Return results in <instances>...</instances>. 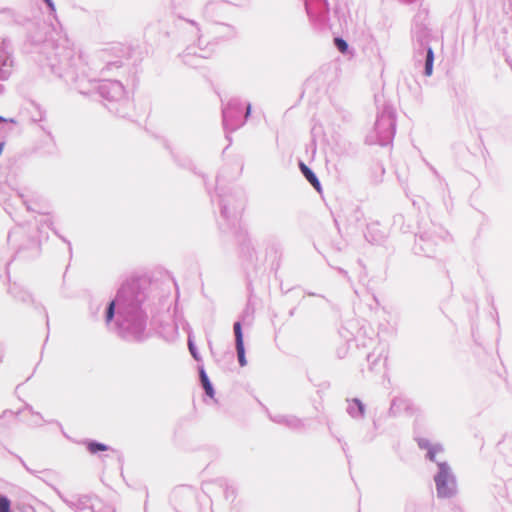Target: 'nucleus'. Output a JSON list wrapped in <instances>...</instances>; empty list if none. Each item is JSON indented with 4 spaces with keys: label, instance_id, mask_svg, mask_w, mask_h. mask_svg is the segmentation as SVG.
I'll return each instance as SVG.
<instances>
[{
    "label": "nucleus",
    "instance_id": "f8f14e48",
    "mask_svg": "<svg viewBox=\"0 0 512 512\" xmlns=\"http://www.w3.org/2000/svg\"><path fill=\"white\" fill-rule=\"evenodd\" d=\"M0 512H11V503L6 496H0Z\"/></svg>",
    "mask_w": 512,
    "mask_h": 512
},
{
    "label": "nucleus",
    "instance_id": "6e6552de",
    "mask_svg": "<svg viewBox=\"0 0 512 512\" xmlns=\"http://www.w3.org/2000/svg\"><path fill=\"white\" fill-rule=\"evenodd\" d=\"M348 412L352 417H362L364 415V405L358 399H354L349 405Z\"/></svg>",
    "mask_w": 512,
    "mask_h": 512
},
{
    "label": "nucleus",
    "instance_id": "39448f33",
    "mask_svg": "<svg viewBox=\"0 0 512 512\" xmlns=\"http://www.w3.org/2000/svg\"><path fill=\"white\" fill-rule=\"evenodd\" d=\"M382 127L385 128V133L381 136L383 141H387L394 136L395 123L392 118L381 117L376 123V128L381 129Z\"/></svg>",
    "mask_w": 512,
    "mask_h": 512
},
{
    "label": "nucleus",
    "instance_id": "f3484780",
    "mask_svg": "<svg viewBox=\"0 0 512 512\" xmlns=\"http://www.w3.org/2000/svg\"><path fill=\"white\" fill-rule=\"evenodd\" d=\"M228 117H229V109L228 108H224L223 109V121H224L225 125L228 124Z\"/></svg>",
    "mask_w": 512,
    "mask_h": 512
},
{
    "label": "nucleus",
    "instance_id": "423d86ee",
    "mask_svg": "<svg viewBox=\"0 0 512 512\" xmlns=\"http://www.w3.org/2000/svg\"><path fill=\"white\" fill-rule=\"evenodd\" d=\"M418 445L422 449H427V458L430 461L438 462L436 456L443 451V447L440 444L432 445L426 439H418Z\"/></svg>",
    "mask_w": 512,
    "mask_h": 512
},
{
    "label": "nucleus",
    "instance_id": "7ed1b4c3",
    "mask_svg": "<svg viewBox=\"0 0 512 512\" xmlns=\"http://www.w3.org/2000/svg\"><path fill=\"white\" fill-rule=\"evenodd\" d=\"M101 96L107 100H121L125 94L123 85L115 80L103 81L99 86Z\"/></svg>",
    "mask_w": 512,
    "mask_h": 512
},
{
    "label": "nucleus",
    "instance_id": "f03ea898",
    "mask_svg": "<svg viewBox=\"0 0 512 512\" xmlns=\"http://www.w3.org/2000/svg\"><path fill=\"white\" fill-rule=\"evenodd\" d=\"M123 337L141 341L145 338L146 321L140 314L132 316L121 324Z\"/></svg>",
    "mask_w": 512,
    "mask_h": 512
},
{
    "label": "nucleus",
    "instance_id": "f257e3e1",
    "mask_svg": "<svg viewBox=\"0 0 512 512\" xmlns=\"http://www.w3.org/2000/svg\"><path fill=\"white\" fill-rule=\"evenodd\" d=\"M438 471L434 475L436 493L439 498H452L457 494V480L446 461L436 462Z\"/></svg>",
    "mask_w": 512,
    "mask_h": 512
},
{
    "label": "nucleus",
    "instance_id": "4468645a",
    "mask_svg": "<svg viewBox=\"0 0 512 512\" xmlns=\"http://www.w3.org/2000/svg\"><path fill=\"white\" fill-rule=\"evenodd\" d=\"M335 45L342 53L348 50V43L343 38H335Z\"/></svg>",
    "mask_w": 512,
    "mask_h": 512
},
{
    "label": "nucleus",
    "instance_id": "dca6fc26",
    "mask_svg": "<svg viewBox=\"0 0 512 512\" xmlns=\"http://www.w3.org/2000/svg\"><path fill=\"white\" fill-rule=\"evenodd\" d=\"M114 306H115V303H114V301H112L109 304L108 308H107L106 322H110L113 319V316H114Z\"/></svg>",
    "mask_w": 512,
    "mask_h": 512
},
{
    "label": "nucleus",
    "instance_id": "aec40b11",
    "mask_svg": "<svg viewBox=\"0 0 512 512\" xmlns=\"http://www.w3.org/2000/svg\"><path fill=\"white\" fill-rule=\"evenodd\" d=\"M250 113H251V104H248V105H247V109H246V115H245V117H246V118H248V117H249V115H250Z\"/></svg>",
    "mask_w": 512,
    "mask_h": 512
},
{
    "label": "nucleus",
    "instance_id": "ddd939ff",
    "mask_svg": "<svg viewBox=\"0 0 512 512\" xmlns=\"http://www.w3.org/2000/svg\"><path fill=\"white\" fill-rule=\"evenodd\" d=\"M188 347H189V351H190L191 355L193 356V358L195 360L199 361L200 360L199 353H198V351L193 343V340L190 336L188 338Z\"/></svg>",
    "mask_w": 512,
    "mask_h": 512
},
{
    "label": "nucleus",
    "instance_id": "0eeeda50",
    "mask_svg": "<svg viewBox=\"0 0 512 512\" xmlns=\"http://www.w3.org/2000/svg\"><path fill=\"white\" fill-rule=\"evenodd\" d=\"M300 169H301L303 175L305 176V178L312 184V186L317 191H320L321 184H320V181L318 180L317 176L315 175V173L303 162L300 163Z\"/></svg>",
    "mask_w": 512,
    "mask_h": 512
},
{
    "label": "nucleus",
    "instance_id": "1a4fd4ad",
    "mask_svg": "<svg viewBox=\"0 0 512 512\" xmlns=\"http://www.w3.org/2000/svg\"><path fill=\"white\" fill-rule=\"evenodd\" d=\"M200 379H201V382H202V385H203V388L206 392V394L213 398L214 397V389H213V386L207 376V373L205 372L204 368L202 367L200 369Z\"/></svg>",
    "mask_w": 512,
    "mask_h": 512
},
{
    "label": "nucleus",
    "instance_id": "6ab92c4d",
    "mask_svg": "<svg viewBox=\"0 0 512 512\" xmlns=\"http://www.w3.org/2000/svg\"><path fill=\"white\" fill-rule=\"evenodd\" d=\"M44 1L47 3V5H48L52 10H54V3H53V1H52V0H44Z\"/></svg>",
    "mask_w": 512,
    "mask_h": 512
},
{
    "label": "nucleus",
    "instance_id": "a211bd4d",
    "mask_svg": "<svg viewBox=\"0 0 512 512\" xmlns=\"http://www.w3.org/2000/svg\"><path fill=\"white\" fill-rule=\"evenodd\" d=\"M11 122V123H15L16 121L14 119H6L4 118L3 116H0V122Z\"/></svg>",
    "mask_w": 512,
    "mask_h": 512
},
{
    "label": "nucleus",
    "instance_id": "9d476101",
    "mask_svg": "<svg viewBox=\"0 0 512 512\" xmlns=\"http://www.w3.org/2000/svg\"><path fill=\"white\" fill-rule=\"evenodd\" d=\"M434 53L431 47L427 50L426 62H425V75L431 76L433 72Z\"/></svg>",
    "mask_w": 512,
    "mask_h": 512
},
{
    "label": "nucleus",
    "instance_id": "20e7f679",
    "mask_svg": "<svg viewBox=\"0 0 512 512\" xmlns=\"http://www.w3.org/2000/svg\"><path fill=\"white\" fill-rule=\"evenodd\" d=\"M234 334H235V340H236V350L238 354V361L240 366H245L247 364L246 358H245V349H244V343H243V333H242V327L240 322L234 323Z\"/></svg>",
    "mask_w": 512,
    "mask_h": 512
},
{
    "label": "nucleus",
    "instance_id": "2eb2a0df",
    "mask_svg": "<svg viewBox=\"0 0 512 512\" xmlns=\"http://www.w3.org/2000/svg\"><path fill=\"white\" fill-rule=\"evenodd\" d=\"M63 500L73 509H81V498L78 499H68L63 498Z\"/></svg>",
    "mask_w": 512,
    "mask_h": 512
},
{
    "label": "nucleus",
    "instance_id": "9b49d317",
    "mask_svg": "<svg viewBox=\"0 0 512 512\" xmlns=\"http://www.w3.org/2000/svg\"><path fill=\"white\" fill-rule=\"evenodd\" d=\"M107 446L105 444H102V443H99V442H95V441H91L88 443V450L90 453L92 454H95L99 451H105L107 450Z\"/></svg>",
    "mask_w": 512,
    "mask_h": 512
}]
</instances>
